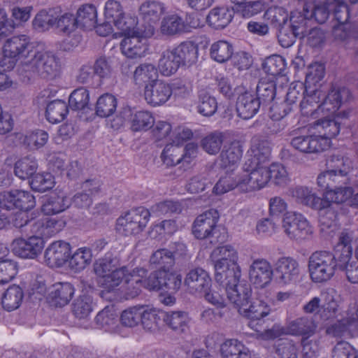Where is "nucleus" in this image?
<instances>
[{"instance_id": "obj_1", "label": "nucleus", "mask_w": 358, "mask_h": 358, "mask_svg": "<svg viewBox=\"0 0 358 358\" xmlns=\"http://www.w3.org/2000/svg\"><path fill=\"white\" fill-rule=\"evenodd\" d=\"M241 272L236 273L234 279L226 278L223 282H216L222 288L229 299L238 309L240 315L250 319V324L259 338L263 340H268V324L264 327L262 324L264 320L262 318L268 315V297H259L252 301V287L250 284L246 282H241Z\"/></svg>"}, {"instance_id": "obj_2", "label": "nucleus", "mask_w": 358, "mask_h": 358, "mask_svg": "<svg viewBox=\"0 0 358 358\" xmlns=\"http://www.w3.org/2000/svg\"><path fill=\"white\" fill-rule=\"evenodd\" d=\"M253 155L248 157L243 169L246 176L237 181L230 176L220 178L213 187L215 194H223L234 188L248 192L258 190L268 182V141L261 140L255 149L252 150Z\"/></svg>"}, {"instance_id": "obj_3", "label": "nucleus", "mask_w": 358, "mask_h": 358, "mask_svg": "<svg viewBox=\"0 0 358 358\" xmlns=\"http://www.w3.org/2000/svg\"><path fill=\"white\" fill-rule=\"evenodd\" d=\"M352 238L346 231H343L338 242L332 252L319 250L314 252L308 259V271L310 279L317 283L324 282L341 268L352 256Z\"/></svg>"}, {"instance_id": "obj_4", "label": "nucleus", "mask_w": 358, "mask_h": 358, "mask_svg": "<svg viewBox=\"0 0 358 358\" xmlns=\"http://www.w3.org/2000/svg\"><path fill=\"white\" fill-rule=\"evenodd\" d=\"M33 51L31 57L24 62V71L36 73L46 80H52L59 76V60L52 52L42 43H38Z\"/></svg>"}, {"instance_id": "obj_5", "label": "nucleus", "mask_w": 358, "mask_h": 358, "mask_svg": "<svg viewBox=\"0 0 358 358\" xmlns=\"http://www.w3.org/2000/svg\"><path fill=\"white\" fill-rule=\"evenodd\" d=\"M124 38L122 40V52L128 58L136 59L145 57L149 50L148 38L154 35L155 27L151 25H136L129 31H123Z\"/></svg>"}, {"instance_id": "obj_6", "label": "nucleus", "mask_w": 358, "mask_h": 358, "mask_svg": "<svg viewBox=\"0 0 358 358\" xmlns=\"http://www.w3.org/2000/svg\"><path fill=\"white\" fill-rule=\"evenodd\" d=\"M211 258L214 262L216 282H223L226 278L234 280L236 273L241 272L240 266L237 264V252L229 245L217 246L213 250Z\"/></svg>"}, {"instance_id": "obj_7", "label": "nucleus", "mask_w": 358, "mask_h": 358, "mask_svg": "<svg viewBox=\"0 0 358 358\" xmlns=\"http://www.w3.org/2000/svg\"><path fill=\"white\" fill-rule=\"evenodd\" d=\"M292 196L294 197L299 203L313 210H318L322 214L320 217V222L322 225L331 227L335 224L337 218L331 217L329 200L324 199L317 196L312 188L305 186H297L292 190Z\"/></svg>"}, {"instance_id": "obj_8", "label": "nucleus", "mask_w": 358, "mask_h": 358, "mask_svg": "<svg viewBox=\"0 0 358 358\" xmlns=\"http://www.w3.org/2000/svg\"><path fill=\"white\" fill-rule=\"evenodd\" d=\"M310 17L303 10L292 11L289 17V24L287 27H282L277 34L280 45L283 48H289L294 43L296 38H304L306 33L310 28Z\"/></svg>"}, {"instance_id": "obj_9", "label": "nucleus", "mask_w": 358, "mask_h": 358, "mask_svg": "<svg viewBox=\"0 0 358 358\" xmlns=\"http://www.w3.org/2000/svg\"><path fill=\"white\" fill-rule=\"evenodd\" d=\"M182 282V275L176 271L157 269L145 278V289L149 291L176 293Z\"/></svg>"}, {"instance_id": "obj_10", "label": "nucleus", "mask_w": 358, "mask_h": 358, "mask_svg": "<svg viewBox=\"0 0 358 358\" xmlns=\"http://www.w3.org/2000/svg\"><path fill=\"white\" fill-rule=\"evenodd\" d=\"M150 217V211L143 206L131 209L117 220L116 231L124 236L138 234L146 227Z\"/></svg>"}, {"instance_id": "obj_11", "label": "nucleus", "mask_w": 358, "mask_h": 358, "mask_svg": "<svg viewBox=\"0 0 358 358\" xmlns=\"http://www.w3.org/2000/svg\"><path fill=\"white\" fill-rule=\"evenodd\" d=\"M299 274V264L291 257H280L272 266L270 265V282L273 280L280 286L295 283Z\"/></svg>"}, {"instance_id": "obj_12", "label": "nucleus", "mask_w": 358, "mask_h": 358, "mask_svg": "<svg viewBox=\"0 0 358 358\" xmlns=\"http://www.w3.org/2000/svg\"><path fill=\"white\" fill-rule=\"evenodd\" d=\"M157 69L150 64H144L138 66L134 71V80L139 87L144 90H181L188 89L191 86L180 85L178 83L169 84L159 80Z\"/></svg>"}, {"instance_id": "obj_13", "label": "nucleus", "mask_w": 358, "mask_h": 358, "mask_svg": "<svg viewBox=\"0 0 358 358\" xmlns=\"http://www.w3.org/2000/svg\"><path fill=\"white\" fill-rule=\"evenodd\" d=\"M331 180L333 182L331 185L332 200L330 201V213L331 217L338 218V215L342 212V204L348 199L352 197L353 190L352 187L346 186L348 180L347 175L343 173H338L335 170H330Z\"/></svg>"}, {"instance_id": "obj_14", "label": "nucleus", "mask_w": 358, "mask_h": 358, "mask_svg": "<svg viewBox=\"0 0 358 358\" xmlns=\"http://www.w3.org/2000/svg\"><path fill=\"white\" fill-rule=\"evenodd\" d=\"M127 122L129 123L132 131H148L153 127L155 118L148 111L139 110L133 113L130 108H124L113 120L112 127L119 129Z\"/></svg>"}, {"instance_id": "obj_15", "label": "nucleus", "mask_w": 358, "mask_h": 358, "mask_svg": "<svg viewBox=\"0 0 358 358\" xmlns=\"http://www.w3.org/2000/svg\"><path fill=\"white\" fill-rule=\"evenodd\" d=\"M36 206L34 196L28 191L12 189L0 194V208L29 212Z\"/></svg>"}, {"instance_id": "obj_16", "label": "nucleus", "mask_w": 358, "mask_h": 358, "mask_svg": "<svg viewBox=\"0 0 358 358\" xmlns=\"http://www.w3.org/2000/svg\"><path fill=\"white\" fill-rule=\"evenodd\" d=\"M280 222L289 237L298 241L308 239L313 234L309 222L301 213H287Z\"/></svg>"}, {"instance_id": "obj_17", "label": "nucleus", "mask_w": 358, "mask_h": 358, "mask_svg": "<svg viewBox=\"0 0 358 358\" xmlns=\"http://www.w3.org/2000/svg\"><path fill=\"white\" fill-rule=\"evenodd\" d=\"M104 16L121 31H129L131 28L138 24V18L134 15L125 13L120 2L117 0L106 1L104 6Z\"/></svg>"}, {"instance_id": "obj_18", "label": "nucleus", "mask_w": 358, "mask_h": 358, "mask_svg": "<svg viewBox=\"0 0 358 358\" xmlns=\"http://www.w3.org/2000/svg\"><path fill=\"white\" fill-rule=\"evenodd\" d=\"M11 250L14 255L22 259H36L45 247L43 238L31 236L27 238H17L11 243Z\"/></svg>"}, {"instance_id": "obj_19", "label": "nucleus", "mask_w": 358, "mask_h": 358, "mask_svg": "<svg viewBox=\"0 0 358 358\" xmlns=\"http://www.w3.org/2000/svg\"><path fill=\"white\" fill-rule=\"evenodd\" d=\"M38 43L31 42L26 35H19L7 39L3 48L6 54L15 57L17 60H21L24 66V62L31 57Z\"/></svg>"}, {"instance_id": "obj_20", "label": "nucleus", "mask_w": 358, "mask_h": 358, "mask_svg": "<svg viewBox=\"0 0 358 358\" xmlns=\"http://www.w3.org/2000/svg\"><path fill=\"white\" fill-rule=\"evenodd\" d=\"M71 244L64 241L50 243L44 252V260L50 268H61L68 264L71 256Z\"/></svg>"}, {"instance_id": "obj_21", "label": "nucleus", "mask_w": 358, "mask_h": 358, "mask_svg": "<svg viewBox=\"0 0 358 358\" xmlns=\"http://www.w3.org/2000/svg\"><path fill=\"white\" fill-rule=\"evenodd\" d=\"M249 275L251 282L258 289L257 295L265 298L267 296L266 286L268 284V262L264 259L253 261L250 267Z\"/></svg>"}, {"instance_id": "obj_22", "label": "nucleus", "mask_w": 358, "mask_h": 358, "mask_svg": "<svg viewBox=\"0 0 358 358\" xmlns=\"http://www.w3.org/2000/svg\"><path fill=\"white\" fill-rule=\"evenodd\" d=\"M327 141L322 139L320 136L300 135L292 138V146L303 153L314 154L322 152L327 150Z\"/></svg>"}, {"instance_id": "obj_23", "label": "nucleus", "mask_w": 358, "mask_h": 358, "mask_svg": "<svg viewBox=\"0 0 358 358\" xmlns=\"http://www.w3.org/2000/svg\"><path fill=\"white\" fill-rule=\"evenodd\" d=\"M258 92L244 91L238 96L236 101V111L241 118L250 119L258 112L261 104Z\"/></svg>"}, {"instance_id": "obj_24", "label": "nucleus", "mask_w": 358, "mask_h": 358, "mask_svg": "<svg viewBox=\"0 0 358 358\" xmlns=\"http://www.w3.org/2000/svg\"><path fill=\"white\" fill-rule=\"evenodd\" d=\"M219 220V213L215 209H210L199 215L192 225V234L197 239H206L209 236Z\"/></svg>"}, {"instance_id": "obj_25", "label": "nucleus", "mask_w": 358, "mask_h": 358, "mask_svg": "<svg viewBox=\"0 0 358 358\" xmlns=\"http://www.w3.org/2000/svg\"><path fill=\"white\" fill-rule=\"evenodd\" d=\"M184 284L191 293L201 294L211 287L212 280L207 271L201 268H196L187 273Z\"/></svg>"}, {"instance_id": "obj_26", "label": "nucleus", "mask_w": 358, "mask_h": 358, "mask_svg": "<svg viewBox=\"0 0 358 358\" xmlns=\"http://www.w3.org/2000/svg\"><path fill=\"white\" fill-rule=\"evenodd\" d=\"M190 318L187 312L182 310L163 311V325L178 335L187 334L189 330Z\"/></svg>"}, {"instance_id": "obj_27", "label": "nucleus", "mask_w": 358, "mask_h": 358, "mask_svg": "<svg viewBox=\"0 0 358 358\" xmlns=\"http://www.w3.org/2000/svg\"><path fill=\"white\" fill-rule=\"evenodd\" d=\"M315 126L319 129L318 136L327 140V150L331 145V138L337 136L342 129H347L350 125L340 121V117H335L334 119H319L315 121Z\"/></svg>"}, {"instance_id": "obj_28", "label": "nucleus", "mask_w": 358, "mask_h": 358, "mask_svg": "<svg viewBox=\"0 0 358 358\" xmlns=\"http://www.w3.org/2000/svg\"><path fill=\"white\" fill-rule=\"evenodd\" d=\"M343 94L348 97L350 96V91H326L324 92L322 101L314 110H310L311 115L320 113H334L341 107L343 103Z\"/></svg>"}, {"instance_id": "obj_29", "label": "nucleus", "mask_w": 358, "mask_h": 358, "mask_svg": "<svg viewBox=\"0 0 358 358\" xmlns=\"http://www.w3.org/2000/svg\"><path fill=\"white\" fill-rule=\"evenodd\" d=\"M147 269L144 268H136L131 271V274L125 280L126 288L124 296L126 299H132L138 296L141 292V288H145V278Z\"/></svg>"}, {"instance_id": "obj_30", "label": "nucleus", "mask_w": 358, "mask_h": 358, "mask_svg": "<svg viewBox=\"0 0 358 358\" xmlns=\"http://www.w3.org/2000/svg\"><path fill=\"white\" fill-rule=\"evenodd\" d=\"M235 12V8L215 7L210 10L206 20L210 27L222 29L231 22Z\"/></svg>"}, {"instance_id": "obj_31", "label": "nucleus", "mask_w": 358, "mask_h": 358, "mask_svg": "<svg viewBox=\"0 0 358 358\" xmlns=\"http://www.w3.org/2000/svg\"><path fill=\"white\" fill-rule=\"evenodd\" d=\"M166 8L160 1L148 0L143 2L139 8V14L147 25L154 27L161 16L165 13Z\"/></svg>"}, {"instance_id": "obj_32", "label": "nucleus", "mask_w": 358, "mask_h": 358, "mask_svg": "<svg viewBox=\"0 0 358 358\" xmlns=\"http://www.w3.org/2000/svg\"><path fill=\"white\" fill-rule=\"evenodd\" d=\"M74 291V287L70 282L55 284L49 294L50 302L56 307H63L70 302Z\"/></svg>"}, {"instance_id": "obj_33", "label": "nucleus", "mask_w": 358, "mask_h": 358, "mask_svg": "<svg viewBox=\"0 0 358 358\" xmlns=\"http://www.w3.org/2000/svg\"><path fill=\"white\" fill-rule=\"evenodd\" d=\"M131 273V271L127 266H117L106 275L99 278V284L104 290L110 292L119 286L123 279L126 280Z\"/></svg>"}, {"instance_id": "obj_34", "label": "nucleus", "mask_w": 358, "mask_h": 358, "mask_svg": "<svg viewBox=\"0 0 358 358\" xmlns=\"http://www.w3.org/2000/svg\"><path fill=\"white\" fill-rule=\"evenodd\" d=\"M317 327V324L313 318L301 317L289 322V335L310 337L315 333Z\"/></svg>"}, {"instance_id": "obj_35", "label": "nucleus", "mask_w": 358, "mask_h": 358, "mask_svg": "<svg viewBox=\"0 0 358 358\" xmlns=\"http://www.w3.org/2000/svg\"><path fill=\"white\" fill-rule=\"evenodd\" d=\"M68 103L62 99L48 101L46 104L45 116L51 124L62 122L69 114Z\"/></svg>"}, {"instance_id": "obj_36", "label": "nucleus", "mask_w": 358, "mask_h": 358, "mask_svg": "<svg viewBox=\"0 0 358 358\" xmlns=\"http://www.w3.org/2000/svg\"><path fill=\"white\" fill-rule=\"evenodd\" d=\"M222 358H251L249 349L237 339L226 340L220 346Z\"/></svg>"}, {"instance_id": "obj_37", "label": "nucleus", "mask_w": 358, "mask_h": 358, "mask_svg": "<svg viewBox=\"0 0 358 358\" xmlns=\"http://www.w3.org/2000/svg\"><path fill=\"white\" fill-rule=\"evenodd\" d=\"M331 34L335 41L350 45L358 39V26L351 23H338L333 27Z\"/></svg>"}, {"instance_id": "obj_38", "label": "nucleus", "mask_w": 358, "mask_h": 358, "mask_svg": "<svg viewBox=\"0 0 358 358\" xmlns=\"http://www.w3.org/2000/svg\"><path fill=\"white\" fill-rule=\"evenodd\" d=\"M92 249L88 247H81L72 252L68 260L69 267L75 272H80L90 265L92 260Z\"/></svg>"}, {"instance_id": "obj_39", "label": "nucleus", "mask_w": 358, "mask_h": 358, "mask_svg": "<svg viewBox=\"0 0 358 358\" xmlns=\"http://www.w3.org/2000/svg\"><path fill=\"white\" fill-rule=\"evenodd\" d=\"M243 155L242 145L238 141L231 142L228 145H224L220 154L222 166L224 168L236 165Z\"/></svg>"}, {"instance_id": "obj_40", "label": "nucleus", "mask_w": 358, "mask_h": 358, "mask_svg": "<svg viewBox=\"0 0 358 358\" xmlns=\"http://www.w3.org/2000/svg\"><path fill=\"white\" fill-rule=\"evenodd\" d=\"M70 206L71 201L69 196L53 194L46 199L41 209L45 215H55L64 211Z\"/></svg>"}, {"instance_id": "obj_41", "label": "nucleus", "mask_w": 358, "mask_h": 358, "mask_svg": "<svg viewBox=\"0 0 358 358\" xmlns=\"http://www.w3.org/2000/svg\"><path fill=\"white\" fill-rule=\"evenodd\" d=\"M75 18L78 27L91 30L94 27L97 22L96 8L92 4L83 5L78 10Z\"/></svg>"}, {"instance_id": "obj_42", "label": "nucleus", "mask_w": 358, "mask_h": 358, "mask_svg": "<svg viewBox=\"0 0 358 358\" xmlns=\"http://www.w3.org/2000/svg\"><path fill=\"white\" fill-rule=\"evenodd\" d=\"M24 299V292L21 287L13 285L3 293L1 298L3 308L7 311H13L17 309Z\"/></svg>"}, {"instance_id": "obj_43", "label": "nucleus", "mask_w": 358, "mask_h": 358, "mask_svg": "<svg viewBox=\"0 0 358 358\" xmlns=\"http://www.w3.org/2000/svg\"><path fill=\"white\" fill-rule=\"evenodd\" d=\"M59 8L41 10L33 20V27L35 30L42 32L55 27L58 16Z\"/></svg>"}, {"instance_id": "obj_44", "label": "nucleus", "mask_w": 358, "mask_h": 358, "mask_svg": "<svg viewBox=\"0 0 358 358\" xmlns=\"http://www.w3.org/2000/svg\"><path fill=\"white\" fill-rule=\"evenodd\" d=\"M141 323L143 329L150 331H155L163 325V310L150 309L143 306L141 310Z\"/></svg>"}, {"instance_id": "obj_45", "label": "nucleus", "mask_w": 358, "mask_h": 358, "mask_svg": "<svg viewBox=\"0 0 358 358\" xmlns=\"http://www.w3.org/2000/svg\"><path fill=\"white\" fill-rule=\"evenodd\" d=\"M38 162L35 157L29 155L18 159L14 166L15 175L22 180L31 179L36 173Z\"/></svg>"}, {"instance_id": "obj_46", "label": "nucleus", "mask_w": 358, "mask_h": 358, "mask_svg": "<svg viewBox=\"0 0 358 358\" xmlns=\"http://www.w3.org/2000/svg\"><path fill=\"white\" fill-rule=\"evenodd\" d=\"M93 71L91 86L96 89L101 87L103 82L108 79V77L111 72V66L105 57H100L95 61Z\"/></svg>"}, {"instance_id": "obj_47", "label": "nucleus", "mask_w": 358, "mask_h": 358, "mask_svg": "<svg viewBox=\"0 0 358 358\" xmlns=\"http://www.w3.org/2000/svg\"><path fill=\"white\" fill-rule=\"evenodd\" d=\"M173 51L181 65H191L197 60L198 48L191 41L180 43L178 47L173 49Z\"/></svg>"}, {"instance_id": "obj_48", "label": "nucleus", "mask_w": 358, "mask_h": 358, "mask_svg": "<svg viewBox=\"0 0 358 358\" xmlns=\"http://www.w3.org/2000/svg\"><path fill=\"white\" fill-rule=\"evenodd\" d=\"M163 34L174 35L189 31V27L177 15H171L163 18L161 27Z\"/></svg>"}, {"instance_id": "obj_49", "label": "nucleus", "mask_w": 358, "mask_h": 358, "mask_svg": "<svg viewBox=\"0 0 358 358\" xmlns=\"http://www.w3.org/2000/svg\"><path fill=\"white\" fill-rule=\"evenodd\" d=\"M181 66L173 50L164 51L159 60V70L166 76L175 73Z\"/></svg>"}, {"instance_id": "obj_50", "label": "nucleus", "mask_w": 358, "mask_h": 358, "mask_svg": "<svg viewBox=\"0 0 358 358\" xmlns=\"http://www.w3.org/2000/svg\"><path fill=\"white\" fill-rule=\"evenodd\" d=\"M55 178L48 172L36 173L29 180L32 190L38 192H45L55 186Z\"/></svg>"}, {"instance_id": "obj_51", "label": "nucleus", "mask_w": 358, "mask_h": 358, "mask_svg": "<svg viewBox=\"0 0 358 358\" xmlns=\"http://www.w3.org/2000/svg\"><path fill=\"white\" fill-rule=\"evenodd\" d=\"M119 266V259L112 252H107L103 257L96 261L94 264V270L95 273L101 278Z\"/></svg>"}, {"instance_id": "obj_52", "label": "nucleus", "mask_w": 358, "mask_h": 358, "mask_svg": "<svg viewBox=\"0 0 358 358\" xmlns=\"http://www.w3.org/2000/svg\"><path fill=\"white\" fill-rule=\"evenodd\" d=\"M275 352L278 358H298L296 344L289 338H278L273 343Z\"/></svg>"}, {"instance_id": "obj_53", "label": "nucleus", "mask_w": 358, "mask_h": 358, "mask_svg": "<svg viewBox=\"0 0 358 358\" xmlns=\"http://www.w3.org/2000/svg\"><path fill=\"white\" fill-rule=\"evenodd\" d=\"M117 99L109 94L101 95L96 104V114L101 117H108L112 115L116 110Z\"/></svg>"}, {"instance_id": "obj_54", "label": "nucleus", "mask_w": 358, "mask_h": 358, "mask_svg": "<svg viewBox=\"0 0 358 358\" xmlns=\"http://www.w3.org/2000/svg\"><path fill=\"white\" fill-rule=\"evenodd\" d=\"M233 52L231 44L226 41H219L212 44L210 53L213 60L224 63L231 58Z\"/></svg>"}, {"instance_id": "obj_55", "label": "nucleus", "mask_w": 358, "mask_h": 358, "mask_svg": "<svg viewBox=\"0 0 358 358\" xmlns=\"http://www.w3.org/2000/svg\"><path fill=\"white\" fill-rule=\"evenodd\" d=\"M303 10L306 12V15L310 17L311 20L314 19L317 23L323 24L328 19L330 12L332 11V6L314 3V6H311L304 3Z\"/></svg>"}, {"instance_id": "obj_56", "label": "nucleus", "mask_w": 358, "mask_h": 358, "mask_svg": "<svg viewBox=\"0 0 358 358\" xmlns=\"http://www.w3.org/2000/svg\"><path fill=\"white\" fill-rule=\"evenodd\" d=\"M92 298L88 294L78 297L72 305V311L76 317L81 320L87 318L92 311Z\"/></svg>"}, {"instance_id": "obj_57", "label": "nucleus", "mask_w": 358, "mask_h": 358, "mask_svg": "<svg viewBox=\"0 0 358 358\" xmlns=\"http://www.w3.org/2000/svg\"><path fill=\"white\" fill-rule=\"evenodd\" d=\"M151 265L158 267V269L169 270L175 264L174 258L171 252L167 248H162L156 250L150 258Z\"/></svg>"}, {"instance_id": "obj_58", "label": "nucleus", "mask_w": 358, "mask_h": 358, "mask_svg": "<svg viewBox=\"0 0 358 358\" xmlns=\"http://www.w3.org/2000/svg\"><path fill=\"white\" fill-rule=\"evenodd\" d=\"M224 141L222 132L215 131L205 136L201 142L203 150L210 155L218 153L221 149Z\"/></svg>"}, {"instance_id": "obj_59", "label": "nucleus", "mask_w": 358, "mask_h": 358, "mask_svg": "<svg viewBox=\"0 0 358 358\" xmlns=\"http://www.w3.org/2000/svg\"><path fill=\"white\" fill-rule=\"evenodd\" d=\"M58 16L56 20L55 27L64 34L69 35L78 27L75 16L69 13L62 14V10L59 8Z\"/></svg>"}, {"instance_id": "obj_60", "label": "nucleus", "mask_w": 358, "mask_h": 358, "mask_svg": "<svg viewBox=\"0 0 358 358\" xmlns=\"http://www.w3.org/2000/svg\"><path fill=\"white\" fill-rule=\"evenodd\" d=\"M49 138L48 134L41 129H36L25 135L23 143L29 150H38L43 147Z\"/></svg>"}, {"instance_id": "obj_61", "label": "nucleus", "mask_w": 358, "mask_h": 358, "mask_svg": "<svg viewBox=\"0 0 358 358\" xmlns=\"http://www.w3.org/2000/svg\"><path fill=\"white\" fill-rule=\"evenodd\" d=\"M18 270L17 262L7 258L0 259V285H4L11 281L17 275Z\"/></svg>"}, {"instance_id": "obj_62", "label": "nucleus", "mask_w": 358, "mask_h": 358, "mask_svg": "<svg viewBox=\"0 0 358 358\" xmlns=\"http://www.w3.org/2000/svg\"><path fill=\"white\" fill-rule=\"evenodd\" d=\"M199 101L197 106L198 112L206 117L213 115L217 109V102L214 96L206 92H203L199 96Z\"/></svg>"}, {"instance_id": "obj_63", "label": "nucleus", "mask_w": 358, "mask_h": 358, "mask_svg": "<svg viewBox=\"0 0 358 358\" xmlns=\"http://www.w3.org/2000/svg\"><path fill=\"white\" fill-rule=\"evenodd\" d=\"M324 76V66L320 63L310 64L306 73L305 90L315 87Z\"/></svg>"}, {"instance_id": "obj_64", "label": "nucleus", "mask_w": 358, "mask_h": 358, "mask_svg": "<svg viewBox=\"0 0 358 358\" xmlns=\"http://www.w3.org/2000/svg\"><path fill=\"white\" fill-rule=\"evenodd\" d=\"M143 306L129 307L122 311L120 315L121 324L127 327H134L141 323Z\"/></svg>"}]
</instances>
